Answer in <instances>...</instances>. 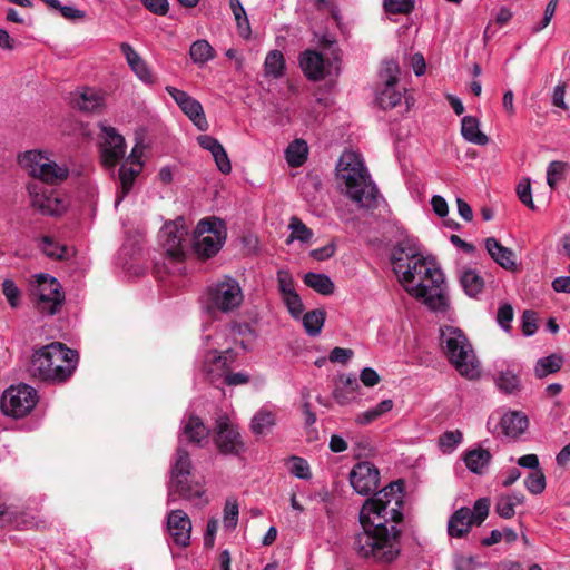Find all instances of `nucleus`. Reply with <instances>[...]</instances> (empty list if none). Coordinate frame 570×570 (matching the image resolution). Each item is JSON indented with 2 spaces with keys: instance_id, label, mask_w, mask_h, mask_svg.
I'll use <instances>...</instances> for the list:
<instances>
[{
  "instance_id": "obj_45",
  "label": "nucleus",
  "mask_w": 570,
  "mask_h": 570,
  "mask_svg": "<svg viewBox=\"0 0 570 570\" xmlns=\"http://www.w3.org/2000/svg\"><path fill=\"white\" fill-rule=\"evenodd\" d=\"M277 287L282 298L296 293L293 276L288 271L279 269L277 272Z\"/></svg>"
},
{
  "instance_id": "obj_54",
  "label": "nucleus",
  "mask_w": 570,
  "mask_h": 570,
  "mask_svg": "<svg viewBox=\"0 0 570 570\" xmlns=\"http://www.w3.org/2000/svg\"><path fill=\"white\" fill-rule=\"evenodd\" d=\"M234 334L242 336L240 345L247 351L250 348V343L255 338V331L249 324H237L233 327Z\"/></svg>"
},
{
  "instance_id": "obj_63",
  "label": "nucleus",
  "mask_w": 570,
  "mask_h": 570,
  "mask_svg": "<svg viewBox=\"0 0 570 570\" xmlns=\"http://www.w3.org/2000/svg\"><path fill=\"white\" fill-rule=\"evenodd\" d=\"M141 2L146 9L158 16H165L169 10V3L167 0H141Z\"/></svg>"
},
{
  "instance_id": "obj_5",
  "label": "nucleus",
  "mask_w": 570,
  "mask_h": 570,
  "mask_svg": "<svg viewBox=\"0 0 570 570\" xmlns=\"http://www.w3.org/2000/svg\"><path fill=\"white\" fill-rule=\"evenodd\" d=\"M191 474L190 454L183 446L178 445L174 455V463L170 470V480L168 483V502H174L176 498L194 501L202 499L204 489L196 482H189Z\"/></svg>"
},
{
  "instance_id": "obj_30",
  "label": "nucleus",
  "mask_w": 570,
  "mask_h": 570,
  "mask_svg": "<svg viewBox=\"0 0 570 570\" xmlns=\"http://www.w3.org/2000/svg\"><path fill=\"white\" fill-rule=\"evenodd\" d=\"M397 83L385 81L383 88L377 95L379 106L384 109H392L397 106L402 99V92L396 88Z\"/></svg>"
},
{
  "instance_id": "obj_6",
  "label": "nucleus",
  "mask_w": 570,
  "mask_h": 570,
  "mask_svg": "<svg viewBox=\"0 0 570 570\" xmlns=\"http://www.w3.org/2000/svg\"><path fill=\"white\" fill-rule=\"evenodd\" d=\"M226 237V225L220 218H203L194 230V250L203 259L212 258L220 250Z\"/></svg>"
},
{
  "instance_id": "obj_35",
  "label": "nucleus",
  "mask_w": 570,
  "mask_h": 570,
  "mask_svg": "<svg viewBox=\"0 0 570 570\" xmlns=\"http://www.w3.org/2000/svg\"><path fill=\"white\" fill-rule=\"evenodd\" d=\"M41 250L47 257L59 261L69 258V248L66 245H60L56 243L51 236H43L41 238Z\"/></svg>"
},
{
  "instance_id": "obj_26",
  "label": "nucleus",
  "mask_w": 570,
  "mask_h": 570,
  "mask_svg": "<svg viewBox=\"0 0 570 570\" xmlns=\"http://www.w3.org/2000/svg\"><path fill=\"white\" fill-rule=\"evenodd\" d=\"M32 207L43 215H59L62 212V202L52 194H36L32 197Z\"/></svg>"
},
{
  "instance_id": "obj_23",
  "label": "nucleus",
  "mask_w": 570,
  "mask_h": 570,
  "mask_svg": "<svg viewBox=\"0 0 570 570\" xmlns=\"http://www.w3.org/2000/svg\"><path fill=\"white\" fill-rule=\"evenodd\" d=\"M472 524H474L472 521V511L463 507L451 515L448 523V532L451 537L462 538L468 534Z\"/></svg>"
},
{
  "instance_id": "obj_59",
  "label": "nucleus",
  "mask_w": 570,
  "mask_h": 570,
  "mask_svg": "<svg viewBox=\"0 0 570 570\" xmlns=\"http://www.w3.org/2000/svg\"><path fill=\"white\" fill-rule=\"evenodd\" d=\"M514 313L513 308L510 304H503L499 307L497 314V321L501 325L502 328L509 330L511 327V322L513 320Z\"/></svg>"
},
{
  "instance_id": "obj_11",
  "label": "nucleus",
  "mask_w": 570,
  "mask_h": 570,
  "mask_svg": "<svg viewBox=\"0 0 570 570\" xmlns=\"http://www.w3.org/2000/svg\"><path fill=\"white\" fill-rule=\"evenodd\" d=\"M30 165V175L47 184H58L68 177V168L59 166L42 155L41 151L30 150L23 156Z\"/></svg>"
},
{
  "instance_id": "obj_47",
  "label": "nucleus",
  "mask_w": 570,
  "mask_h": 570,
  "mask_svg": "<svg viewBox=\"0 0 570 570\" xmlns=\"http://www.w3.org/2000/svg\"><path fill=\"white\" fill-rule=\"evenodd\" d=\"M497 384L501 391L511 394L519 389L520 380L513 372L505 371L500 373Z\"/></svg>"
},
{
  "instance_id": "obj_51",
  "label": "nucleus",
  "mask_w": 570,
  "mask_h": 570,
  "mask_svg": "<svg viewBox=\"0 0 570 570\" xmlns=\"http://www.w3.org/2000/svg\"><path fill=\"white\" fill-rule=\"evenodd\" d=\"M490 509V500L488 498H480L475 501L472 511V521L475 525L482 524L487 519Z\"/></svg>"
},
{
  "instance_id": "obj_13",
  "label": "nucleus",
  "mask_w": 570,
  "mask_h": 570,
  "mask_svg": "<svg viewBox=\"0 0 570 570\" xmlns=\"http://www.w3.org/2000/svg\"><path fill=\"white\" fill-rule=\"evenodd\" d=\"M166 91L199 130L206 131L208 129V122L203 106L198 100L187 92L171 86H167Z\"/></svg>"
},
{
  "instance_id": "obj_9",
  "label": "nucleus",
  "mask_w": 570,
  "mask_h": 570,
  "mask_svg": "<svg viewBox=\"0 0 570 570\" xmlns=\"http://www.w3.org/2000/svg\"><path fill=\"white\" fill-rule=\"evenodd\" d=\"M36 283L33 294L38 296L37 308L48 315L57 314L65 299L59 282L47 274H38L36 275Z\"/></svg>"
},
{
  "instance_id": "obj_12",
  "label": "nucleus",
  "mask_w": 570,
  "mask_h": 570,
  "mask_svg": "<svg viewBox=\"0 0 570 570\" xmlns=\"http://www.w3.org/2000/svg\"><path fill=\"white\" fill-rule=\"evenodd\" d=\"M350 483L356 493L368 495L379 488V469L368 461L358 462L350 472Z\"/></svg>"
},
{
  "instance_id": "obj_22",
  "label": "nucleus",
  "mask_w": 570,
  "mask_h": 570,
  "mask_svg": "<svg viewBox=\"0 0 570 570\" xmlns=\"http://www.w3.org/2000/svg\"><path fill=\"white\" fill-rule=\"evenodd\" d=\"M528 417L520 412L505 413L497 423L501 432L507 436L517 438L528 428Z\"/></svg>"
},
{
  "instance_id": "obj_10",
  "label": "nucleus",
  "mask_w": 570,
  "mask_h": 570,
  "mask_svg": "<svg viewBox=\"0 0 570 570\" xmlns=\"http://www.w3.org/2000/svg\"><path fill=\"white\" fill-rule=\"evenodd\" d=\"M214 443L218 452L224 455H239L245 451L242 435L227 415H220L216 420Z\"/></svg>"
},
{
  "instance_id": "obj_61",
  "label": "nucleus",
  "mask_w": 570,
  "mask_h": 570,
  "mask_svg": "<svg viewBox=\"0 0 570 570\" xmlns=\"http://www.w3.org/2000/svg\"><path fill=\"white\" fill-rule=\"evenodd\" d=\"M218 530V520L212 518L207 522L206 532L204 535V547L206 549H212L215 544V537Z\"/></svg>"
},
{
  "instance_id": "obj_39",
  "label": "nucleus",
  "mask_w": 570,
  "mask_h": 570,
  "mask_svg": "<svg viewBox=\"0 0 570 570\" xmlns=\"http://www.w3.org/2000/svg\"><path fill=\"white\" fill-rule=\"evenodd\" d=\"M265 72L268 76H272L274 78H278L283 75V70L285 67V59L281 51L273 50L268 52L266 59H265Z\"/></svg>"
},
{
  "instance_id": "obj_15",
  "label": "nucleus",
  "mask_w": 570,
  "mask_h": 570,
  "mask_svg": "<svg viewBox=\"0 0 570 570\" xmlns=\"http://www.w3.org/2000/svg\"><path fill=\"white\" fill-rule=\"evenodd\" d=\"M125 139L112 127H102L101 159L107 167L116 166L125 155Z\"/></svg>"
},
{
  "instance_id": "obj_37",
  "label": "nucleus",
  "mask_w": 570,
  "mask_h": 570,
  "mask_svg": "<svg viewBox=\"0 0 570 570\" xmlns=\"http://www.w3.org/2000/svg\"><path fill=\"white\" fill-rule=\"evenodd\" d=\"M138 174L139 169L127 167L125 165L120 167V193L117 195L116 205H118L124 199V197L129 193Z\"/></svg>"
},
{
  "instance_id": "obj_40",
  "label": "nucleus",
  "mask_w": 570,
  "mask_h": 570,
  "mask_svg": "<svg viewBox=\"0 0 570 570\" xmlns=\"http://www.w3.org/2000/svg\"><path fill=\"white\" fill-rule=\"evenodd\" d=\"M393 252L405 256L406 259H416L420 256H422L417 239L414 237H409V236H406L402 240H400L394 246Z\"/></svg>"
},
{
  "instance_id": "obj_64",
  "label": "nucleus",
  "mask_w": 570,
  "mask_h": 570,
  "mask_svg": "<svg viewBox=\"0 0 570 570\" xmlns=\"http://www.w3.org/2000/svg\"><path fill=\"white\" fill-rule=\"evenodd\" d=\"M131 70L146 83H153L155 81L151 71L142 59L137 65H134Z\"/></svg>"
},
{
  "instance_id": "obj_2",
  "label": "nucleus",
  "mask_w": 570,
  "mask_h": 570,
  "mask_svg": "<svg viewBox=\"0 0 570 570\" xmlns=\"http://www.w3.org/2000/svg\"><path fill=\"white\" fill-rule=\"evenodd\" d=\"M78 362V353L63 343L53 342L38 351L31 357L29 373L45 382H65L68 380Z\"/></svg>"
},
{
  "instance_id": "obj_8",
  "label": "nucleus",
  "mask_w": 570,
  "mask_h": 570,
  "mask_svg": "<svg viewBox=\"0 0 570 570\" xmlns=\"http://www.w3.org/2000/svg\"><path fill=\"white\" fill-rule=\"evenodd\" d=\"M37 392L27 384L7 389L0 401V409L7 416L16 419L27 415L37 404Z\"/></svg>"
},
{
  "instance_id": "obj_60",
  "label": "nucleus",
  "mask_w": 570,
  "mask_h": 570,
  "mask_svg": "<svg viewBox=\"0 0 570 570\" xmlns=\"http://www.w3.org/2000/svg\"><path fill=\"white\" fill-rule=\"evenodd\" d=\"M213 158L216 163L217 168L223 174H229L232 170V164L228 155L224 147H220L214 155Z\"/></svg>"
},
{
  "instance_id": "obj_52",
  "label": "nucleus",
  "mask_w": 570,
  "mask_h": 570,
  "mask_svg": "<svg viewBox=\"0 0 570 570\" xmlns=\"http://www.w3.org/2000/svg\"><path fill=\"white\" fill-rule=\"evenodd\" d=\"M289 471L293 475L303 480H308L312 478L307 461L299 456H292V466Z\"/></svg>"
},
{
  "instance_id": "obj_41",
  "label": "nucleus",
  "mask_w": 570,
  "mask_h": 570,
  "mask_svg": "<svg viewBox=\"0 0 570 570\" xmlns=\"http://www.w3.org/2000/svg\"><path fill=\"white\" fill-rule=\"evenodd\" d=\"M230 10L235 17L237 28L243 36H247L250 32V26L239 0H229Z\"/></svg>"
},
{
  "instance_id": "obj_56",
  "label": "nucleus",
  "mask_w": 570,
  "mask_h": 570,
  "mask_svg": "<svg viewBox=\"0 0 570 570\" xmlns=\"http://www.w3.org/2000/svg\"><path fill=\"white\" fill-rule=\"evenodd\" d=\"M538 314L532 309H527L522 314V333L525 336L533 335L538 330Z\"/></svg>"
},
{
  "instance_id": "obj_50",
  "label": "nucleus",
  "mask_w": 570,
  "mask_h": 570,
  "mask_svg": "<svg viewBox=\"0 0 570 570\" xmlns=\"http://www.w3.org/2000/svg\"><path fill=\"white\" fill-rule=\"evenodd\" d=\"M2 293L6 296L9 305L17 308L20 304L21 292L11 279H4L2 283Z\"/></svg>"
},
{
  "instance_id": "obj_1",
  "label": "nucleus",
  "mask_w": 570,
  "mask_h": 570,
  "mask_svg": "<svg viewBox=\"0 0 570 570\" xmlns=\"http://www.w3.org/2000/svg\"><path fill=\"white\" fill-rule=\"evenodd\" d=\"M403 489V480L393 481L363 503L358 515L363 531L355 535L354 541L360 557L381 563H391L399 557L402 531L395 525L389 528L387 523L399 524L404 519L401 511Z\"/></svg>"
},
{
  "instance_id": "obj_49",
  "label": "nucleus",
  "mask_w": 570,
  "mask_h": 570,
  "mask_svg": "<svg viewBox=\"0 0 570 570\" xmlns=\"http://www.w3.org/2000/svg\"><path fill=\"white\" fill-rule=\"evenodd\" d=\"M517 195L520 202L532 210H535V205L532 199L531 181L530 178H523L517 186Z\"/></svg>"
},
{
  "instance_id": "obj_44",
  "label": "nucleus",
  "mask_w": 570,
  "mask_h": 570,
  "mask_svg": "<svg viewBox=\"0 0 570 570\" xmlns=\"http://www.w3.org/2000/svg\"><path fill=\"white\" fill-rule=\"evenodd\" d=\"M291 237L307 243L313 237V232L298 217L293 216L289 222Z\"/></svg>"
},
{
  "instance_id": "obj_43",
  "label": "nucleus",
  "mask_w": 570,
  "mask_h": 570,
  "mask_svg": "<svg viewBox=\"0 0 570 570\" xmlns=\"http://www.w3.org/2000/svg\"><path fill=\"white\" fill-rule=\"evenodd\" d=\"M524 485L527 490L532 494L542 493L546 489L544 473L540 469L532 471L524 480Z\"/></svg>"
},
{
  "instance_id": "obj_34",
  "label": "nucleus",
  "mask_w": 570,
  "mask_h": 570,
  "mask_svg": "<svg viewBox=\"0 0 570 570\" xmlns=\"http://www.w3.org/2000/svg\"><path fill=\"white\" fill-rule=\"evenodd\" d=\"M326 318L324 309H313L304 314L302 321L306 333L309 336H316L321 333Z\"/></svg>"
},
{
  "instance_id": "obj_31",
  "label": "nucleus",
  "mask_w": 570,
  "mask_h": 570,
  "mask_svg": "<svg viewBox=\"0 0 570 570\" xmlns=\"http://www.w3.org/2000/svg\"><path fill=\"white\" fill-rule=\"evenodd\" d=\"M304 283L306 286L322 295H331L335 288L334 283L325 274L309 272L305 274Z\"/></svg>"
},
{
  "instance_id": "obj_42",
  "label": "nucleus",
  "mask_w": 570,
  "mask_h": 570,
  "mask_svg": "<svg viewBox=\"0 0 570 570\" xmlns=\"http://www.w3.org/2000/svg\"><path fill=\"white\" fill-rule=\"evenodd\" d=\"M383 7L392 14H409L414 10V0H384Z\"/></svg>"
},
{
  "instance_id": "obj_57",
  "label": "nucleus",
  "mask_w": 570,
  "mask_h": 570,
  "mask_svg": "<svg viewBox=\"0 0 570 570\" xmlns=\"http://www.w3.org/2000/svg\"><path fill=\"white\" fill-rule=\"evenodd\" d=\"M282 299H283L284 304L286 305L289 314L294 318H299L304 311V305H303V302H302L298 293L296 292L292 295L283 297Z\"/></svg>"
},
{
  "instance_id": "obj_28",
  "label": "nucleus",
  "mask_w": 570,
  "mask_h": 570,
  "mask_svg": "<svg viewBox=\"0 0 570 570\" xmlns=\"http://www.w3.org/2000/svg\"><path fill=\"white\" fill-rule=\"evenodd\" d=\"M491 458L492 455L488 450L479 448L466 451L464 462L471 472L481 474L483 469L490 463Z\"/></svg>"
},
{
  "instance_id": "obj_4",
  "label": "nucleus",
  "mask_w": 570,
  "mask_h": 570,
  "mask_svg": "<svg viewBox=\"0 0 570 570\" xmlns=\"http://www.w3.org/2000/svg\"><path fill=\"white\" fill-rule=\"evenodd\" d=\"M440 344L443 353L455 370L464 377L473 380L479 376L478 362L464 332L454 326L440 330Z\"/></svg>"
},
{
  "instance_id": "obj_36",
  "label": "nucleus",
  "mask_w": 570,
  "mask_h": 570,
  "mask_svg": "<svg viewBox=\"0 0 570 570\" xmlns=\"http://www.w3.org/2000/svg\"><path fill=\"white\" fill-rule=\"evenodd\" d=\"M214 49L207 40H197L193 42L189 49L190 59L195 63H205L214 58Z\"/></svg>"
},
{
  "instance_id": "obj_55",
  "label": "nucleus",
  "mask_w": 570,
  "mask_h": 570,
  "mask_svg": "<svg viewBox=\"0 0 570 570\" xmlns=\"http://www.w3.org/2000/svg\"><path fill=\"white\" fill-rule=\"evenodd\" d=\"M220 376H223V382L229 386L246 384L249 381V376L243 372L230 373V372L226 371L225 373H222V371H218V372H215V382Z\"/></svg>"
},
{
  "instance_id": "obj_53",
  "label": "nucleus",
  "mask_w": 570,
  "mask_h": 570,
  "mask_svg": "<svg viewBox=\"0 0 570 570\" xmlns=\"http://www.w3.org/2000/svg\"><path fill=\"white\" fill-rule=\"evenodd\" d=\"M238 513V503L235 500H227L224 508V524L226 528H236Z\"/></svg>"
},
{
  "instance_id": "obj_48",
  "label": "nucleus",
  "mask_w": 570,
  "mask_h": 570,
  "mask_svg": "<svg viewBox=\"0 0 570 570\" xmlns=\"http://www.w3.org/2000/svg\"><path fill=\"white\" fill-rule=\"evenodd\" d=\"M463 434L461 431H446L439 438V444L444 452L453 451L454 448L461 443Z\"/></svg>"
},
{
  "instance_id": "obj_46",
  "label": "nucleus",
  "mask_w": 570,
  "mask_h": 570,
  "mask_svg": "<svg viewBox=\"0 0 570 570\" xmlns=\"http://www.w3.org/2000/svg\"><path fill=\"white\" fill-rule=\"evenodd\" d=\"M569 165L564 161L553 160L547 169V183L551 189L556 188L557 180L561 179Z\"/></svg>"
},
{
  "instance_id": "obj_38",
  "label": "nucleus",
  "mask_w": 570,
  "mask_h": 570,
  "mask_svg": "<svg viewBox=\"0 0 570 570\" xmlns=\"http://www.w3.org/2000/svg\"><path fill=\"white\" fill-rule=\"evenodd\" d=\"M562 363V357L558 356L557 354H551L547 357H542L537 362L535 375L542 379L548 374L556 373L560 371Z\"/></svg>"
},
{
  "instance_id": "obj_58",
  "label": "nucleus",
  "mask_w": 570,
  "mask_h": 570,
  "mask_svg": "<svg viewBox=\"0 0 570 570\" xmlns=\"http://www.w3.org/2000/svg\"><path fill=\"white\" fill-rule=\"evenodd\" d=\"M495 512L503 519H511L515 514L514 507L505 495L498 498Z\"/></svg>"
},
{
  "instance_id": "obj_62",
  "label": "nucleus",
  "mask_w": 570,
  "mask_h": 570,
  "mask_svg": "<svg viewBox=\"0 0 570 570\" xmlns=\"http://www.w3.org/2000/svg\"><path fill=\"white\" fill-rule=\"evenodd\" d=\"M354 355V352L351 348L343 347H334L328 355V360L332 363H341L345 364L348 360H351Z\"/></svg>"
},
{
  "instance_id": "obj_33",
  "label": "nucleus",
  "mask_w": 570,
  "mask_h": 570,
  "mask_svg": "<svg viewBox=\"0 0 570 570\" xmlns=\"http://www.w3.org/2000/svg\"><path fill=\"white\" fill-rule=\"evenodd\" d=\"M75 105L81 111H98L102 106V97L95 90L87 88L75 99Z\"/></svg>"
},
{
  "instance_id": "obj_16",
  "label": "nucleus",
  "mask_w": 570,
  "mask_h": 570,
  "mask_svg": "<svg viewBox=\"0 0 570 570\" xmlns=\"http://www.w3.org/2000/svg\"><path fill=\"white\" fill-rule=\"evenodd\" d=\"M168 531L177 546H189L191 522L183 510H173L167 517Z\"/></svg>"
},
{
  "instance_id": "obj_18",
  "label": "nucleus",
  "mask_w": 570,
  "mask_h": 570,
  "mask_svg": "<svg viewBox=\"0 0 570 570\" xmlns=\"http://www.w3.org/2000/svg\"><path fill=\"white\" fill-rule=\"evenodd\" d=\"M209 434L210 431L204 424L203 420L195 414H190L185 422L183 431L179 435V445H183L184 442H187L196 446H203V442L208 440Z\"/></svg>"
},
{
  "instance_id": "obj_29",
  "label": "nucleus",
  "mask_w": 570,
  "mask_h": 570,
  "mask_svg": "<svg viewBox=\"0 0 570 570\" xmlns=\"http://www.w3.org/2000/svg\"><path fill=\"white\" fill-rule=\"evenodd\" d=\"M307 155L308 147L306 141L303 139H295L287 146L285 150L286 161L291 167L294 168L302 166L307 159Z\"/></svg>"
},
{
  "instance_id": "obj_7",
  "label": "nucleus",
  "mask_w": 570,
  "mask_h": 570,
  "mask_svg": "<svg viewBox=\"0 0 570 570\" xmlns=\"http://www.w3.org/2000/svg\"><path fill=\"white\" fill-rule=\"evenodd\" d=\"M244 299L238 282L229 276L208 288V309L229 313L237 309Z\"/></svg>"
},
{
  "instance_id": "obj_19",
  "label": "nucleus",
  "mask_w": 570,
  "mask_h": 570,
  "mask_svg": "<svg viewBox=\"0 0 570 570\" xmlns=\"http://www.w3.org/2000/svg\"><path fill=\"white\" fill-rule=\"evenodd\" d=\"M237 353L233 348H227L222 353L212 351L207 354L204 371L212 383H215V372L225 373L229 370V365L236 360Z\"/></svg>"
},
{
  "instance_id": "obj_14",
  "label": "nucleus",
  "mask_w": 570,
  "mask_h": 570,
  "mask_svg": "<svg viewBox=\"0 0 570 570\" xmlns=\"http://www.w3.org/2000/svg\"><path fill=\"white\" fill-rule=\"evenodd\" d=\"M416 277H419V283L424 282L431 284L432 287H440L444 281L443 273L439 268L428 266L423 256L414 259L412 266L404 269L403 278H400V282L411 284Z\"/></svg>"
},
{
  "instance_id": "obj_17",
  "label": "nucleus",
  "mask_w": 570,
  "mask_h": 570,
  "mask_svg": "<svg viewBox=\"0 0 570 570\" xmlns=\"http://www.w3.org/2000/svg\"><path fill=\"white\" fill-rule=\"evenodd\" d=\"M405 289L411 296L423 299L424 304L433 311H444L448 306L446 296L438 291L439 287H432L431 284L417 283L415 286Z\"/></svg>"
},
{
  "instance_id": "obj_20",
  "label": "nucleus",
  "mask_w": 570,
  "mask_h": 570,
  "mask_svg": "<svg viewBox=\"0 0 570 570\" xmlns=\"http://www.w3.org/2000/svg\"><path fill=\"white\" fill-rule=\"evenodd\" d=\"M304 75L313 81L325 78V66L323 56L315 50H306L299 59Z\"/></svg>"
},
{
  "instance_id": "obj_32",
  "label": "nucleus",
  "mask_w": 570,
  "mask_h": 570,
  "mask_svg": "<svg viewBox=\"0 0 570 570\" xmlns=\"http://www.w3.org/2000/svg\"><path fill=\"white\" fill-rule=\"evenodd\" d=\"M275 415L269 411H258L250 423V430L255 435H266L275 426Z\"/></svg>"
},
{
  "instance_id": "obj_25",
  "label": "nucleus",
  "mask_w": 570,
  "mask_h": 570,
  "mask_svg": "<svg viewBox=\"0 0 570 570\" xmlns=\"http://www.w3.org/2000/svg\"><path fill=\"white\" fill-rule=\"evenodd\" d=\"M480 122L473 116H464L461 120V134L469 142L485 146L489 137L480 130Z\"/></svg>"
},
{
  "instance_id": "obj_3",
  "label": "nucleus",
  "mask_w": 570,
  "mask_h": 570,
  "mask_svg": "<svg viewBox=\"0 0 570 570\" xmlns=\"http://www.w3.org/2000/svg\"><path fill=\"white\" fill-rule=\"evenodd\" d=\"M338 166L345 173L342 177L352 200L364 208L376 207L379 189L364 164L354 154H347L340 159Z\"/></svg>"
},
{
  "instance_id": "obj_21",
  "label": "nucleus",
  "mask_w": 570,
  "mask_h": 570,
  "mask_svg": "<svg viewBox=\"0 0 570 570\" xmlns=\"http://www.w3.org/2000/svg\"><path fill=\"white\" fill-rule=\"evenodd\" d=\"M485 248L491 258L501 267L508 271H514L517 267L514 253L501 245L494 237L485 239Z\"/></svg>"
},
{
  "instance_id": "obj_24",
  "label": "nucleus",
  "mask_w": 570,
  "mask_h": 570,
  "mask_svg": "<svg viewBox=\"0 0 570 570\" xmlns=\"http://www.w3.org/2000/svg\"><path fill=\"white\" fill-rule=\"evenodd\" d=\"M167 235V254L174 261L180 262L185 257L184 249L181 247L183 237L186 234L184 228H179L176 224L167 225L165 228Z\"/></svg>"
},
{
  "instance_id": "obj_27",
  "label": "nucleus",
  "mask_w": 570,
  "mask_h": 570,
  "mask_svg": "<svg viewBox=\"0 0 570 570\" xmlns=\"http://www.w3.org/2000/svg\"><path fill=\"white\" fill-rule=\"evenodd\" d=\"M460 283L464 293L470 297H476L484 288L483 277L471 268L462 271Z\"/></svg>"
}]
</instances>
